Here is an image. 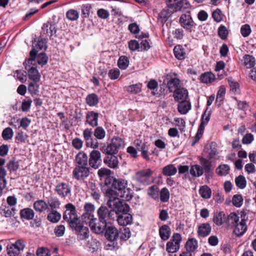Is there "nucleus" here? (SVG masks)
<instances>
[{
	"instance_id": "obj_1",
	"label": "nucleus",
	"mask_w": 256,
	"mask_h": 256,
	"mask_svg": "<svg viewBox=\"0 0 256 256\" xmlns=\"http://www.w3.org/2000/svg\"><path fill=\"white\" fill-rule=\"evenodd\" d=\"M104 184L108 186L106 192V196L108 198L107 205L108 207L117 208L122 210L127 208V206L124 204V202L120 198H122L124 200L128 201L132 196V190L128 188L127 180L122 178H108Z\"/></svg>"
},
{
	"instance_id": "obj_2",
	"label": "nucleus",
	"mask_w": 256,
	"mask_h": 256,
	"mask_svg": "<svg viewBox=\"0 0 256 256\" xmlns=\"http://www.w3.org/2000/svg\"><path fill=\"white\" fill-rule=\"evenodd\" d=\"M202 166L199 165L192 166L190 170V174L194 176H200L204 172L206 177L212 176L214 167L211 162V160L204 158H200Z\"/></svg>"
},
{
	"instance_id": "obj_3",
	"label": "nucleus",
	"mask_w": 256,
	"mask_h": 256,
	"mask_svg": "<svg viewBox=\"0 0 256 256\" xmlns=\"http://www.w3.org/2000/svg\"><path fill=\"white\" fill-rule=\"evenodd\" d=\"M65 208L66 210L64 213L63 218L68 224L70 228L81 221L76 213V206L72 204H66Z\"/></svg>"
},
{
	"instance_id": "obj_4",
	"label": "nucleus",
	"mask_w": 256,
	"mask_h": 256,
	"mask_svg": "<svg viewBox=\"0 0 256 256\" xmlns=\"http://www.w3.org/2000/svg\"><path fill=\"white\" fill-rule=\"evenodd\" d=\"M124 204L127 206V208L122 210V208L121 210H118L117 208L113 207H109L110 208H115L116 210V214L117 218L116 220L118 224L120 226H126L130 224L132 222V216L130 214H128L130 210V206L128 205L124 202Z\"/></svg>"
},
{
	"instance_id": "obj_5",
	"label": "nucleus",
	"mask_w": 256,
	"mask_h": 256,
	"mask_svg": "<svg viewBox=\"0 0 256 256\" xmlns=\"http://www.w3.org/2000/svg\"><path fill=\"white\" fill-rule=\"evenodd\" d=\"M109 210L105 206H100L98 210L97 214L98 218V221H102L107 224L108 219L114 220L116 218V214L115 208H110Z\"/></svg>"
},
{
	"instance_id": "obj_6",
	"label": "nucleus",
	"mask_w": 256,
	"mask_h": 256,
	"mask_svg": "<svg viewBox=\"0 0 256 256\" xmlns=\"http://www.w3.org/2000/svg\"><path fill=\"white\" fill-rule=\"evenodd\" d=\"M90 168L86 166H75L72 172L73 178L78 180L83 181L90 175Z\"/></svg>"
},
{
	"instance_id": "obj_7",
	"label": "nucleus",
	"mask_w": 256,
	"mask_h": 256,
	"mask_svg": "<svg viewBox=\"0 0 256 256\" xmlns=\"http://www.w3.org/2000/svg\"><path fill=\"white\" fill-rule=\"evenodd\" d=\"M102 154L100 151L93 150L89 154L88 164L94 169L98 168L102 165Z\"/></svg>"
},
{
	"instance_id": "obj_8",
	"label": "nucleus",
	"mask_w": 256,
	"mask_h": 256,
	"mask_svg": "<svg viewBox=\"0 0 256 256\" xmlns=\"http://www.w3.org/2000/svg\"><path fill=\"white\" fill-rule=\"evenodd\" d=\"M25 247L22 240H18L14 244H8L6 246L7 254L10 256H17Z\"/></svg>"
},
{
	"instance_id": "obj_9",
	"label": "nucleus",
	"mask_w": 256,
	"mask_h": 256,
	"mask_svg": "<svg viewBox=\"0 0 256 256\" xmlns=\"http://www.w3.org/2000/svg\"><path fill=\"white\" fill-rule=\"evenodd\" d=\"M94 132L90 128H86L82 132L84 138L86 142L87 147L92 148H96L98 147L99 144L96 140L92 138Z\"/></svg>"
},
{
	"instance_id": "obj_10",
	"label": "nucleus",
	"mask_w": 256,
	"mask_h": 256,
	"mask_svg": "<svg viewBox=\"0 0 256 256\" xmlns=\"http://www.w3.org/2000/svg\"><path fill=\"white\" fill-rule=\"evenodd\" d=\"M152 174V172L150 168L144 170L136 173V179L144 185H148L151 182L150 178Z\"/></svg>"
},
{
	"instance_id": "obj_11",
	"label": "nucleus",
	"mask_w": 256,
	"mask_h": 256,
	"mask_svg": "<svg viewBox=\"0 0 256 256\" xmlns=\"http://www.w3.org/2000/svg\"><path fill=\"white\" fill-rule=\"evenodd\" d=\"M181 240V235L178 233L174 234L172 240L166 244V250L170 253L176 252L180 248Z\"/></svg>"
},
{
	"instance_id": "obj_12",
	"label": "nucleus",
	"mask_w": 256,
	"mask_h": 256,
	"mask_svg": "<svg viewBox=\"0 0 256 256\" xmlns=\"http://www.w3.org/2000/svg\"><path fill=\"white\" fill-rule=\"evenodd\" d=\"M70 228L77 232L78 238L80 240L86 239L89 236L90 232L88 228L84 226L81 221L76 223L74 226H72Z\"/></svg>"
},
{
	"instance_id": "obj_13",
	"label": "nucleus",
	"mask_w": 256,
	"mask_h": 256,
	"mask_svg": "<svg viewBox=\"0 0 256 256\" xmlns=\"http://www.w3.org/2000/svg\"><path fill=\"white\" fill-rule=\"evenodd\" d=\"M55 191L60 197L66 198L70 196L71 187L68 183L62 182L56 186Z\"/></svg>"
},
{
	"instance_id": "obj_14",
	"label": "nucleus",
	"mask_w": 256,
	"mask_h": 256,
	"mask_svg": "<svg viewBox=\"0 0 256 256\" xmlns=\"http://www.w3.org/2000/svg\"><path fill=\"white\" fill-rule=\"evenodd\" d=\"M180 26L186 30H190L194 25L191 16L188 14H182L179 20Z\"/></svg>"
},
{
	"instance_id": "obj_15",
	"label": "nucleus",
	"mask_w": 256,
	"mask_h": 256,
	"mask_svg": "<svg viewBox=\"0 0 256 256\" xmlns=\"http://www.w3.org/2000/svg\"><path fill=\"white\" fill-rule=\"evenodd\" d=\"M104 164L108 168L112 169L119 168V160L117 156L114 154H109L104 158Z\"/></svg>"
},
{
	"instance_id": "obj_16",
	"label": "nucleus",
	"mask_w": 256,
	"mask_h": 256,
	"mask_svg": "<svg viewBox=\"0 0 256 256\" xmlns=\"http://www.w3.org/2000/svg\"><path fill=\"white\" fill-rule=\"evenodd\" d=\"M42 32L43 34L52 36L56 32V24L51 22H47L46 23H44L42 27Z\"/></svg>"
},
{
	"instance_id": "obj_17",
	"label": "nucleus",
	"mask_w": 256,
	"mask_h": 256,
	"mask_svg": "<svg viewBox=\"0 0 256 256\" xmlns=\"http://www.w3.org/2000/svg\"><path fill=\"white\" fill-rule=\"evenodd\" d=\"M232 228L233 229L234 234L237 236H241L244 234L247 230L246 222L240 220Z\"/></svg>"
},
{
	"instance_id": "obj_18",
	"label": "nucleus",
	"mask_w": 256,
	"mask_h": 256,
	"mask_svg": "<svg viewBox=\"0 0 256 256\" xmlns=\"http://www.w3.org/2000/svg\"><path fill=\"white\" fill-rule=\"evenodd\" d=\"M88 158L84 152H79L75 156L76 166H88Z\"/></svg>"
},
{
	"instance_id": "obj_19",
	"label": "nucleus",
	"mask_w": 256,
	"mask_h": 256,
	"mask_svg": "<svg viewBox=\"0 0 256 256\" xmlns=\"http://www.w3.org/2000/svg\"><path fill=\"white\" fill-rule=\"evenodd\" d=\"M174 100L177 102L184 101L188 97V92L184 88H180L174 90Z\"/></svg>"
},
{
	"instance_id": "obj_20",
	"label": "nucleus",
	"mask_w": 256,
	"mask_h": 256,
	"mask_svg": "<svg viewBox=\"0 0 256 256\" xmlns=\"http://www.w3.org/2000/svg\"><path fill=\"white\" fill-rule=\"evenodd\" d=\"M118 232L116 228L109 226L106 228L105 236L106 238L110 241L116 240L118 236Z\"/></svg>"
},
{
	"instance_id": "obj_21",
	"label": "nucleus",
	"mask_w": 256,
	"mask_h": 256,
	"mask_svg": "<svg viewBox=\"0 0 256 256\" xmlns=\"http://www.w3.org/2000/svg\"><path fill=\"white\" fill-rule=\"evenodd\" d=\"M240 221L238 214L235 212H231L228 216L226 223L228 228H232Z\"/></svg>"
},
{
	"instance_id": "obj_22",
	"label": "nucleus",
	"mask_w": 256,
	"mask_h": 256,
	"mask_svg": "<svg viewBox=\"0 0 256 256\" xmlns=\"http://www.w3.org/2000/svg\"><path fill=\"white\" fill-rule=\"evenodd\" d=\"M98 114L94 112H88L86 116V122L92 127L96 126L98 125Z\"/></svg>"
},
{
	"instance_id": "obj_23",
	"label": "nucleus",
	"mask_w": 256,
	"mask_h": 256,
	"mask_svg": "<svg viewBox=\"0 0 256 256\" xmlns=\"http://www.w3.org/2000/svg\"><path fill=\"white\" fill-rule=\"evenodd\" d=\"M212 228L208 223H204L198 226V234L202 237H206L210 234Z\"/></svg>"
},
{
	"instance_id": "obj_24",
	"label": "nucleus",
	"mask_w": 256,
	"mask_h": 256,
	"mask_svg": "<svg viewBox=\"0 0 256 256\" xmlns=\"http://www.w3.org/2000/svg\"><path fill=\"white\" fill-rule=\"evenodd\" d=\"M107 224L106 223L103 222L102 221H95V222H93L92 225L90 226L91 228V230L94 232L96 234H100L106 230Z\"/></svg>"
},
{
	"instance_id": "obj_25",
	"label": "nucleus",
	"mask_w": 256,
	"mask_h": 256,
	"mask_svg": "<svg viewBox=\"0 0 256 256\" xmlns=\"http://www.w3.org/2000/svg\"><path fill=\"white\" fill-rule=\"evenodd\" d=\"M34 208L36 211L41 213L48 208V205L44 200H40L34 203Z\"/></svg>"
},
{
	"instance_id": "obj_26",
	"label": "nucleus",
	"mask_w": 256,
	"mask_h": 256,
	"mask_svg": "<svg viewBox=\"0 0 256 256\" xmlns=\"http://www.w3.org/2000/svg\"><path fill=\"white\" fill-rule=\"evenodd\" d=\"M28 72V78L33 82H39L41 75L38 72V70L33 66L30 68L26 70Z\"/></svg>"
},
{
	"instance_id": "obj_27",
	"label": "nucleus",
	"mask_w": 256,
	"mask_h": 256,
	"mask_svg": "<svg viewBox=\"0 0 256 256\" xmlns=\"http://www.w3.org/2000/svg\"><path fill=\"white\" fill-rule=\"evenodd\" d=\"M180 80L176 78H170L168 82V87L170 92H174L177 89H179Z\"/></svg>"
},
{
	"instance_id": "obj_28",
	"label": "nucleus",
	"mask_w": 256,
	"mask_h": 256,
	"mask_svg": "<svg viewBox=\"0 0 256 256\" xmlns=\"http://www.w3.org/2000/svg\"><path fill=\"white\" fill-rule=\"evenodd\" d=\"M160 236L162 240H168L170 234V229L166 224L163 225L159 230Z\"/></svg>"
},
{
	"instance_id": "obj_29",
	"label": "nucleus",
	"mask_w": 256,
	"mask_h": 256,
	"mask_svg": "<svg viewBox=\"0 0 256 256\" xmlns=\"http://www.w3.org/2000/svg\"><path fill=\"white\" fill-rule=\"evenodd\" d=\"M102 152L107 156L109 154H116L118 152V150L110 143L106 146H104L101 148Z\"/></svg>"
},
{
	"instance_id": "obj_30",
	"label": "nucleus",
	"mask_w": 256,
	"mask_h": 256,
	"mask_svg": "<svg viewBox=\"0 0 256 256\" xmlns=\"http://www.w3.org/2000/svg\"><path fill=\"white\" fill-rule=\"evenodd\" d=\"M20 216L22 218L30 220L34 218V212L32 208H25L20 210Z\"/></svg>"
},
{
	"instance_id": "obj_31",
	"label": "nucleus",
	"mask_w": 256,
	"mask_h": 256,
	"mask_svg": "<svg viewBox=\"0 0 256 256\" xmlns=\"http://www.w3.org/2000/svg\"><path fill=\"white\" fill-rule=\"evenodd\" d=\"M244 64L247 68L254 66L256 64L255 58L251 55L245 54L243 57Z\"/></svg>"
},
{
	"instance_id": "obj_32",
	"label": "nucleus",
	"mask_w": 256,
	"mask_h": 256,
	"mask_svg": "<svg viewBox=\"0 0 256 256\" xmlns=\"http://www.w3.org/2000/svg\"><path fill=\"white\" fill-rule=\"evenodd\" d=\"M61 218V214L55 210H51L47 216V219L52 223L58 222Z\"/></svg>"
},
{
	"instance_id": "obj_33",
	"label": "nucleus",
	"mask_w": 256,
	"mask_h": 256,
	"mask_svg": "<svg viewBox=\"0 0 256 256\" xmlns=\"http://www.w3.org/2000/svg\"><path fill=\"white\" fill-rule=\"evenodd\" d=\"M176 172V168L172 164H168L162 168V174L166 176H174Z\"/></svg>"
},
{
	"instance_id": "obj_34",
	"label": "nucleus",
	"mask_w": 256,
	"mask_h": 256,
	"mask_svg": "<svg viewBox=\"0 0 256 256\" xmlns=\"http://www.w3.org/2000/svg\"><path fill=\"white\" fill-rule=\"evenodd\" d=\"M190 8V4L187 0H178L177 6L175 8V12L187 11Z\"/></svg>"
},
{
	"instance_id": "obj_35",
	"label": "nucleus",
	"mask_w": 256,
	"mask_h": 256,
	"mask_svg": "<svg viewBox=\"0 0 256 256\" xmlns=\"http://www.w3.org/2000/svg\"><path fill=\"white\" fill-rule=\"evenodd\" d=\"M198 246V242L194 238H189L186 242V247L187 252H194Z\"/></svg>"
},
{
	"instance_id": "obj_36",
	"label": "nucleus",
	"mask_w": 256,
	"mask_h": 256,
	"mask_svg": "<svg viewBox=\"0 0 256 256\" xmlns=\"http://www.w3.org/2000/svg\"><path fill=\"white\" fill-rule=\"evenodd\" d=\"M178 111L181 114H186L190 109V104L186 100L181 101L178 104Z\"/></svg>"
},
{
	"instance_id": "obj_37",
	"label": "nucleus",
	"mask_w": 256,
	"mask_h": 256,
	"mask_svg": "<svg viewBox=\"0 0 256 256\" xmlns=\"http://www.w3.org/2000/svg\"><path fill=\"white\" fill-rule=\"evenodd\" d=\"M94 135L96 140H102L106 137V132L104 128L102 126L96 127L94 131Z\"/></svg>"
},
{
	"instance_id": "obj_38",
	"label": "nucleus",
	"mask_w": 256,
	"mask_h": 256,
	"mask_svg": "<svg viewBox=\"0 0 256 256\" xmlns=\"http://www.w3.org/2000/svg\"><path fill=\"white\" fill-rule=\"evenodd\" d=\"M111 143L118 150L122 149L124 148L125 143L124 140L118 136L114 137L112 139Z\"/></svg>"
},
{
	"instance_id": "obj_39",
	"label": "nucleus",
	"mask_w": 256,
	"mask_h": 256,
	"mask_svg": "<svg viewBox=\"0 0 256 256\" xmlns=\"http://www.w3.org/2000/svg\"><path fill=\"white\" fill-rule=\"evenodd\" d=\"M174 52L176 58L180 60L184 59L186 53L180 46H176L174 49Z\"/></svg>"
},
{
	"instance_id": "obj_40",
	"label": "nucleus",
	"mask_w": 256,
	"mask_h": 256,
	"mask_svg": "<svg viewBox=\"0 0 256 256\" xmlns=\"http://www.w3.org/2000/svg\"><path fill=\"white\" fill-rule=\"evenodd\" d=\"M230 170V168L228 164H221L216 169V172L220 176L227 175Z\"/></svg>"
},
{
	"instance_id": "obj_41",
	"label": "nucleus",
	"mask_w": 256,
	"mask_h": 256,
	"mask_svg": "<svg viewBox=\"0 0 256 256\" xmlns=\"http://www.w3.org/2000/svg\"><path fill=\"white\" fill-rule=\"evenodd\" d=\"M199 193L202 198L206 199L210 197L212 191L208 186L205 185L200 188Z\"/></svg>"
},
{
	"instance_id": "obj_42",
	"label": "nucleus",
	"mask_w": 256,
	"mask_h": 256,
	"mask_svg": "<svg viewBox=\"0 0 256 256\" xmlns=\"http://www.w3.org/2000/svg\"><path fill=\"white\" fill-rule=\"evenodd\" d=\"M225 216L224 212H219L214 213L213 222L217 226H221L223 224V218Z\"/></svg>"
},
{
	"instance_id": "obj_43",
	"label": "nucleus",
	"mask_w": 256,
	"mask_h": 256,
	"mask_svg": "<svg viewBox=\"0 0 256 256\" xmlns=\"http://www.w3.org/2000/svg\"><path fill=\"white\" fill-rule=\"evenodd\" d=\"M129 62L128 58L123 56L120 57L118 62V65L121 70H126L128 66Z\"/></svg>"
},
{
	"instance_id": "obj_44",
	"label": "nucleus",
	"mask_w": 256,
	"mask_h": 256,
	"mask_svg": "<svg viewBox=\"0 0 256 256\" xmlns=\"http://www.w3.org/2000/svg\"><path fill=\"white\" fill-rule=\"evenodd\" d=\"M81 219L82 224H88L89 226L92 225L95 221H98L97 218L94 217V214L82 215Z\"/></svg>"
},
{
	"instance_id": "obj_45",
	"label": "nucleus",
	"mask_w": 256,
	"mask_h": 256,
	"mask_svg": "<svg viewBox=\"0 0 256 256\" xmlns=\"http://www.w3.org/2000/svg\"><path fill=\"white\" fill-rule=\"evenodd\" d=\"M112 174V171L107 168H102L98 170V176L100 178H106L105 181L108 178H114L113 176H111L110 175Z\"/></svg>"
},
{
	"instance_id": "obj_46",
	"label": "nucleus",
	"mask_w": 256,
	"mask_h": 256,
	"mask_svg": "<svg viewBox=\"0 0 256 256\" xmlns=\"http://www.w3.org/2000/svg\"><path fill=\"white\" fill-rule=\"evenodd\" d=\"M214 78V75L210 72H205L200 76L201 82L206 84L212 82Z\"/></svg>"
},
{
	"instance_id": "obj_47",
	"label": "nucleus",
	"mask_w": 256,
	"mask_h": 256,
	"mask_svg": "<svg viewBox=\"0 0 256 256\" xmlns=\"http://www.w3.org/2000/svg\"><path fill=\"white\" fill-rule=\"evenodd\" d=\"M16 213V209L11 206H5L1 212V214L5 217H11Z\"/></svg>"
},
{
	"instance_id": "obj_48",
	"label": "nucleus",
	"mask_w": 256,
	"mask_h": 256,
	"mask_svg": "<svg viewBox=\"0 0 256 256\" xmlns=\"http://www.w3.org/2000/svg\"><path fill=\"white\" fill-rule=\"evenodd\" d=\"M148 194L154 199H158L159 196L158 187L156 186H150L148 190Z\"/></svg>"
},
{
	"instance_id": "obj_49",
	"label": "nucleus",
	"mask_w": 256,
	"mask_h": 256,
	"mask_svg": "<svg viewBox=\"0 0 256 256\" xmlns=\"http://www.w3.org/2000/svg\"><path fill=\"white\" fill-rule=\"evenodd\" d=\"M84 212L82 215L94 214L95 207L90 202H86L84 206Z\"/></svg>"
},
{
	"instance_id": "obj_50",
	"label": "nucleus",
	"mask_w": 256,
	"mask_h": 256,
	"mask_svg": "<svg viewBox=\"0 0 256 256\" xmlns=\"http://www.w3.org/2000/svg\"><path fill=\"white\" fill-rule=\"evenodd\" d=\"M236 186L240 189H244L246 187V180L244 176L240 175L235 179Z\"/></svg>"
},
{
	"instance_id": "obj_51",
	"label": "nucleus",
	"mask_w": 256,
	"mask_h": 256,
	"mask_svg": "<svg viewBox=\"0 0 256 256\" xmlns=\"http://www.w3.org/2000/svg\"><path fill=\"white\" fill-rule=\"evenodd\" d=\"M142 84H137L129 86L126 88V90L134 94H137L142 90Z\"/></svg>"
},
{
	"instance_id": "obj_52",
	"label": "nucleus",
	"mask_w": 256,
	"mask_h": 256,
	"mask_svg": "<svg viewBox=\"0 0 256 256\" xmlns=\"http://www.w3.org/2000/svg\"><path fill=\"white\" fill-rule=\"evenodd\" d=\"M86 101L90 106H94L98 104V96L94 94H92L87 96Z\"/></svg>"
},
{
	"instance_id": "obj_53",
	"label": "nucleus",
	"mask_w": 256,
	"mask_h": 256,
	"mask_svg": "<svg viewBox=\"0 0 256 256\" xmlns=\"http://www.w3.org/2000/svg\"><path fill=\"white\" fill-rule=\"evenodd\" d=\"M244 199L241 194H235L232 198V202L234 206L236 208L240 207L243 204Z\"/></svg>"
},
{
	"instance_id": "obj_54",
	"label": "nucleus",
	"mask_w": 256,
	"mask_h": 256,
	"mask_svg": "<svg viewBox=\"0 0 256 256\" xmlns=\"http://www.w3.org/2000/svg\"><path fill=\"white\" fill-rule=\"evenodd\" d=\"M38 82H33L30 83L28 86V91L32 95H35L38 92L39 86Z\"/></svg>"
},
{
	"instance_id": "obj_55",
	"label": "nucleus",
	"mask_w": 256,
	"mask_h": 256,
	"mask_svg": "<svg viewBox=\"0 0 256 256\" xmlns=\"http://www.w3.org/2000/svg\"><path fill=\"white\" fill-rule=\"evenodd\" d=\"M48 205L50 206L52 210L59 208L60 202L58 198H51L48 200Z\"/></svg>"
},
{
	"instance_id": "obj_56",
	"label": "nucleus",
	"mask_w": 256,
	"mask_h": 256,
	"mask_svg": "<svg viewBox=\"0 0 256 256\" xmlns=\"http://www.w3.org/2000/svg\"><path fill=\"white\" fill-rule=\"evenodd\" d=\"M160 200L162 202H167L170 198V192L166 188H162L160 193Z\"/></svg>"
},
{
	"instance_id": "obj_57",
	"label": "nucleus",
	"mask_w": 256,
	"mask_h": 256,
	"mask_svg": "<svg viewBox=\"0 0 256 256\" xmlns=\"http://www.w3.org/2000/svg\"><path fill=\"white\" fill-rule=\"evenodd\" d=\"M240 32L243 37L246 38L250 34L252 29L249 24H244L241 26Z\"/></svg>"
},
{
	"instance_id": "obj_58",
	"label": "nucleus",
	"mask_w": 256,
	"mask_h": 256,
	"mask_svg": "<svg viewBox=\"0 0 256 256\" xmlns=\"http://www.w3.org/2000/svg\"><path fill=\"white\" fill-rule=\"evenodd\" d=\"M66 16L68 20L74 21L78 19L79 17V14L76 10L71 9L66 12Z\"/></svg>"
},
{
	"instance_id": "obj_59",
	"label": "nucleus",
	"mask_w": 256,
	"mask_h": 256,
	"mask_svg": "<svg viewBox=\"0 0 256 256\" xmlns=\"http://www.w3.org/2000/svg\"><path fill=\"white\" fill-rule=\"evenodd\" d=\"M14 135L12 130L10 128H6L2 132V137L4 140H9L12 138Z\"/></svg>"
},
{
	"instance_id": "obj_60",
	"label": "nucleus",
	"mask_w": 256,
	"mask_h": 256,
	"mask_svg": "<svg viewBox=\"0 0 256 256\" xmlns=\"http://www.w3.org/2000/svg\"><path fill=\"white\" fill-rule=\"evenodd\" d=\"M32 103V100L30 98H26L24 100L22 104V110L23 112H28L30 110Z\"/></svg>"
},
{
	"instance_id": "obj_61",
	"label": "nucleus",
	"mask_w": 256,
	"mask_h": 256,
	"mask_svg": "<svg viewBox=\"0 0 256 256\" xmlns=\"http://www.w3.org/2000/svg\"><path fill=\"white\" fill-rule=\"evenodd\" d=\"M37 62L40 65H45L48 61V57L44 53H40L36 58Z\"/></svg>"
},
{
	"instance_id": "obj_62",
	"label": "nucleus",
	"mask_w": 256,
	"mask_h": 256,
	"mask_svg": "<svg viewBox=\"0 0 256 256\" xmlns=\"http://www.w3.org/2000/svg\"><path fill=\"white\" fill-rule=\"evenodd\" d=\"M228 30L226 28L221 25L218 29V35L222 40L226 39L228 36Z\"/></svg>"
},
{
	"instance_id": "obj_63",
	"label": "nucleus",
	"mask_w": 256,
	"mask_h": 256,
	"mask_svg": "<svg viewBox=\"0 0 256 256\" xmlns=\"http://www.w3.org/2000/svg\"><path fill=\"white\" fill-rule=\"evenodd\" d=\"M72 144L75 149L80 150L83 146L84 142L80 138H76L72 140Z\"/></svg>"
},
{
	"instance_id": "obj_64",
	"label": "nucleus",
	"mask_w": 256,
	"mask_h": 256,
	"mask_svg": "<svg viewBox=\"0 0 256 256\" xmlns=\"http://www.w3.org/2000/svg\"><path fill=\"white\" fill-rule=\"evenodd\" d=\"M98 244L99 242L96 240L92 239L88 242V248L89 250L95 252L98 249Z\"/></svg>"
}]
</instances>
